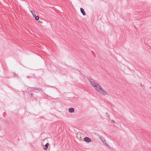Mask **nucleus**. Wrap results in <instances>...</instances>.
<instances>
[{"mask_svg": "<svg viewBox=\"0 0 151 151\" xmlns=\"http://www.w3.org/2000/svg\"><path fill=\"white\" fill-rule=\"evenodd\" d=\"M84 140L87 142H91V139L88 137H86L84 138Z\"/></svg>", "mask_w": 151, "mask_h": 151, "instance_id": "3", "label": "nucleus"}, {"mask_svg": "<svg viewBox=\"0 0 151 151\" xmlns=\"http://www.w3.org/2000/svg\"><path fill=\"white\" fill-rule=\"evenodd\" d=\"M80 11L81 13L83 15L85 16L86 15V13L83 8H80Z\"/></svg>", "mask_w": 151, "mask_h": 151, "instance_id": "4", "label": "nucleus"}, {"mask_svg": "<svg viewBox=\"0 0 151 151\" xmlns=\"http://www.w3.org/2000/svg\"><path fill=\"white\" fill-rule=\"evenodd\" d=\"M68 110L71 113H73L74 111V109L73 108H69Z\"/></svg>", "mask_w": 151, "mask_h": 151, "instance_id": "5", "label": "nucleus"}, {"mask_svg": "<svg viewBox=\"0 0 151 151\" xmlns=\"http://www.w3.org/2000/svg\"><path fill=\"white\" fill-rule=\"evenodd\" d=\"M101 139L104 143L106 141L105 139L103 137H101Z\"/></svg>", "mask_w": 151, "mask_h": 151, "instance_id": "9", "label": "nucleus"}, {"mask_svg": "<svg viewBox=\"0 0 151 151\" xmlns=\"http://www.w3.org/2000/svg\"><path fill=\"white\" fill-rule=\"evenodd\" d=\"M94 88L99 93L101 94L102 95L106 96V95L109 96L107 92L98 84L96 83L93 86Z\"/></svg>", "mask_w": 151, "mask_h": 151, "instance_id": "1", "label": "nucleus"}, {"mask_svg": "<svg viewBox=\"0 0 151 151\" xmlns=\"http://www.w3.org/2000/svg\"><path fill=\"white\" fill-rule=\"evenodd\" d=\"M150 88L151 89V87H150Z\"/></svg>", "mask_w": 151, "mask_h": 151, "instance_id": "13", "label": "nucleus"}, {"mask_svg": "<svg viewBox=\"0 0 151 151\" xmlns=\"http://www.w3.org/2000/svg\"><path fill=\"white\" fill-rule=\"evenodd\" d=\"M44 146H45V147L43 148L44 150H47V148L48 147L47 145H45Z\"/></svg>", "mask_w": 151, "mask_h": 151, "instance_id": "8", "label": "nucleus"}, {"mask_svg": "<svg viewBox=\"0 0 151 151\" xmlns=\"http://www.w3.org/2000/svg\"><path fill=\"white\" fill-rule=\"evenodd\" d=\"M31 12L32 13V15L33 17H34V16H35L36 14H35V12L34 11H33V10H31Z\"/></svg>", "mask_w": 151, "mask_h": 151, "instance_id": "7", "label": "nucleus"}, {"mask_svg": "<svg viewBox=\"0 0 151 151\" xmlns=\"http://www.w3.org/2000/svg\"><path fill=\"white\" fill-rule=\"evenodd\" d=\"M31 95H32V93L31 94Z\"/></svg>", "mask_w": 151, "mask_h": 151, "instance_id": "12", "label": "nucleus"}, {"mask_svg": "<svg viewBox=\"0 0 151 151\" xmlns=\"http://www.w3.org/2000/svg\"><path fill=\"white\" fill-rule=\"evenodd\" d=\"M33 17L35 18V19L37 21L39 19V17L38 16H37L36 15H35V16H34Z\"/></svg>", "mask_w": 151, "mask_h": 151, "instance_id": "6", "label": "nucleus"}, {"mask_svg": "<svg viewBox=\"0 0 151 151\" xmlns=\"http://www.w3.org/2000/svg\"><path fill=\"white\" fill-rule=\"evenodd\" d=\"M31 89L32 90H34V89H35V90H39V91H40L41 90V89H40L35 88H31Z\"/></svg>", "mask_w": 151, "mask_h": 151, "instance_id": "10", "label": "nucleus"}, {"mask_svg": "<svg viewBox=\"0 0 151 151\" xmlns=\"http://www.w3.org/2000/svg\"><path fill=\"white\" fill-rule=\"evenodd\" d=\"M89 81L90 83H91V85L93 87L94 85H95L97 83H96L95 81L93 80V79H90Z\"/></svg>", "mask_w": 151, "mask_h": 151, "instance_id": "2", "label": "nucleus"}, {"mask_svg": "<svg viewBox=\"0 0 151 151\" xmlns=\"http://www.w3.org/2000/svg\"><path fill=\"white\" fill-rule=\"evenodd\" d=\"M111 122L113 123H115L114 122V121L113 120H111Z\"/></svg>", "mask_w": 151, "mask_h": 151, "instance_id": "11", "label": "nucleus"}]
</instances>
